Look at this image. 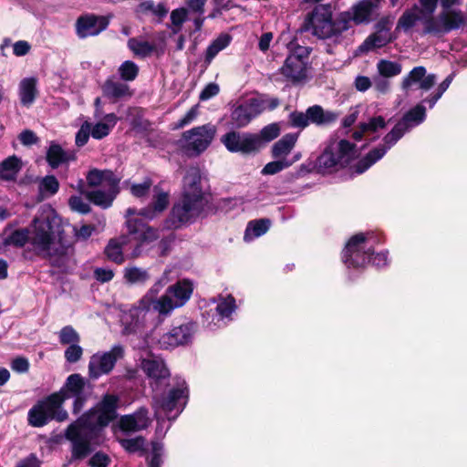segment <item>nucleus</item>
Here are the masks:
<instances>
[{"label": "nucleus", "mask_w": 467, "mask_h": 467, "mask_svg": "<svg viewBox=\"0 0 467 467\" xmlns=\"http://www.w3.org/2000/svg\"><path fill=\"white\" fill-rule=\"evenodd\" d=\"M58 221L55 211L47 207L34 220L30 230L15 231L5 240V244L23 246L29 242L37 254L48 258L52 265L61 267L67 260V248L62 244L57 229Z\"/></svg>", "instance_id": "obj_1"}, {"label": "nucleus", "mask_w": 467, "mask_h": 467, "mask_svg": "<svg viewBox=\"0 0 467 467\" xmlns=\"http://www.w3.org/2000/svg\"><path fill=\"white\" fill-rule=\"evenodd\" d=\"M118 401L117 396L105 395L96 407L67 428V438L72 442L74 457H85L90 451L91 445L102 441L100 432L116 418Z\"/></svg>", "instance_id": "obj_2"}, {"label": "nucleus", "mask_w": 467, "mask_h": 467, "mask_svg": "<svg viewBox=\"0 0 467 467\" xmlns=\"http://www.w3.org/2000/svg\"><path fill=\"white\" fill-rule=\"evenodd\" d=\"M206 203L201 171L196 167H191L183 178L182 196L172 207L167 227L178 228L192 223L200 216Z\"/></svg>", "instance_id": "obj_3"}, {"label": "nucleus", "mask_w": 467, "mask_h": 467, "mask_svg": "<svg viewBox=\"0 0 467 467\" xmlns=\"http://www.w3.org/2000/svg\"><path fill=\"white\" fill-rule=\"evenodd\" d=\"M168 203V194L161 192L156 193L152 205L149 208L140 210L139 213L133 208H129L126 211L128 231L130 234L135 235V239L139 243L130 254H127V257L135 258L140 256L141 245L151 243L159 237L158 231L146 225L140 219L137 218V215H140L146 220H152L167 208Z\"/></svg>", "instance_id": "obj_4"}, {"label": "nucleus", "mask_w": 467, "mask_h": 467, "mask_svg": "<svg viewBox=\"0 0 467 467\" xmlns=\"http://www.w3.org/2000/svg\"><path fill=\"white\" fill-rule=\"evenodd\" d=\"M426 118V109L420 103L410 109L395 127L389 132L383 140V145L370 150L365 158L355 166V172L363 173L376 161L380 160L393 145L410 130L420 125Z\"/></svg>", "instance_id": "obj_5"}, {"label": "nucleus", "mask_w": 467, "mask_h": 467, "mask_svg": "<svg viewBox=\"0 0 467 467\" xmlns=\"http://www.w3.org/2000/svg\"><path fill=\"white\" fill-rule=\"evenodd\" d=\"M375 236L371 233L358 234L352 236L343 251V262L348 268H361L368 264L383 267L389 264V252L386 250L374 253L372 246Z\"/></svg>", "instance_id": "obj_6"}, {"label": "nucleus", "mask_w": 467, "mask_h": 467, "mask_svg": "<svg viewBox=\"0 0 467 467\" xmlns=\"http://www.w3.org/2000/svg\"><path fill=\"white\" fill-rule=\"evenodd\" d=\"M87 182L92 188L86 192L87 199L103 209L110 207L119 192V177L109 170L93 169L88 171Z\"/></svg>", "instance_id": "obj_7"}, {"label": "nucleus", "mask_w": 467, "mask_h": 467, "mask_svg": "<svg viewBox=\"0 0 467 467\" xmlns=\"http://www.w3.org/2000/svg\"><path fill=\"white\" fill-rule=\"evenodd\" d=\"M357 156L356 146L346 140L332 141L316 161L317 172L331 173L348 164Z\"/></svg>", "instance_id": "obj_8"}, {"label": "nucleus", "mask_w": 467, "mask_h": 467, "mask_svg": "<svg viewBox=\"0 0 467 467\" xmlns=\"http://www.w3.org/2000/svg\"><path fill=\"white\" fill-rule=\"evenodd\" d=\"M187 396L186 383L184 380H180L167 395L155 400L154 409L158 421L157 432H162L164 418H167L168 420H173L182 411Z\"/></svg>", "instance_id": "obj_9"}, {"label": "nucleus", "mask_w": 467, "mask_h": 467, "mask_svg": "<svg viewBox=\"0 0 467 467\" xmlns=\"http://www.w3.org/2000/svg\"><path fill=\"white\" fill-rule=\"evenodd\" d=\"M170 271H164L162 275L150 286L141 299L130 308V325L127 327L130 334L140 333L146 323L147 314L154 307L158 294L169 282Z\"/></svg>", "instance_id": "obj_10"}, {"label": "nucleus", "mask_w": 467, "mask_h": 467, "mask_svg": "<svg viewBox=\"0 0 467 467\" xmlns=\"http://www.w3.org/2000/svg\"><path fill=\"white\" fill-rule=\"evenodd\" d=\"M63 397L54 393L47 399L39 401L28 411V423L33 427H42L51 420L63 421L67 418V413L61 408Z\"/></svg>", "instance_id": "obj_11"}, {"label": "nucleus", "mask_w": 467, "mask_h": 467, "mask_svg": "<svg viewBox=\"0 0 467 467\" xmlns=\"http://www.w3.org/2000/svg\"><path fill=\"white\" fill-rule=\"evenodd\" d=\"M279 104L275 98L256 95L245 99L232 112L233 123L237 128L245 127L254 118L266 109H274Z\"/></svg>", "instance_id": "obj_12"}, {"label": "nucleus", "mask_w": 467, "mask_h": 467, "mask_svg": "<svg viewBox=\"0 0 467 467\" xmlns=\"http://www.w3.org/2000/svg\"><path fill=\"white\" fill-rule=\"evenodd\" d=\"M289 55L281 68L282 74L293 82L303 80L306 78V66L309 49L300 46L295 41L287 45Z\"/></svg>", "instance_id": "obj_13"}, {"label": "nucleus", "mask_w": 467, "mask_h": 467, "mask_svg": "<svg viewBox=\"0 0 467 467\" xmlns=\"http://www.w3.org/2000/svg\"><path fill=\"white\" fill-rule=\"evenodd\" d=\"M207 0H185V6L175 8L170 18L175 27H182L184 23L192 22L195 29H200L205 20L204 12Z\"/></svg>", "instance_id": "obj_14"}, {"label": "nucleus", "mask_w": 467, "mask_h": 467, "mask_svg": "<svg viewBox=\"0 0 467 467\" xmlns=\"http://www.w3.org/2000/svg\"><path fill=\"white\" fill-rule=\"evenodd\" d=\"M124 356V348L120 345H115L110 350L98 352L91 356L88 363V373L92 379H98L102 375L109 374L114 368L116 362Z\"/></svg>", "instance_id": "obj_15"}, {"label": "nucleus", "mask_w": 467, "mask_h": 467, "mask_svg": "<svg viewBox=\"0 0 467 467\" xmlns=\"http://www.w3.org/2000/svg\"><path fill=\"white\" fill-rule=\"evenodd\" d=\"M196 328V324L192 321L174 326L160 337L158 344L162 349H173L186 346L192 341Z\"/></svg>", "instance_id": "obj_16"}, {"label": "nucleus", "mask_w": 467, "mask_h": 467, "mask_svg": "<svg viewBox=\"0 0 467 467\" xmlns=\"http://www.w3.org/2000/svg\"><path fill=\"white\" fill-rule=\"evenodd\" d=\"M436 80V75L427 74L424 67H415L403 78L401 88L407 95L420 90V96H422L434 86Z\"/></svg>", "instance_id": "obj_17"}, {"label": "nucleus", "mask_w": 467, "mask_h": 467, "mask_svg": "<svg viewBox=\"0 0 467 467\" xmlns=\"http://www.w3.org/2000/svg\"><path fill=\"white\" fill-rule=\"evenodd\" d=\"M214 134L215 128L210 124L193 128L183 133L182 145L187 150L200 153L210 145Z\"/></svg>", "instance_id": "obj_18"}, {"label": "nucleus", "mask_w": 467, "mask_h": 467, "mask_svg": "<svg viewBox=\"0 0 467 467\" xmlns=\"http://www.w3.org/2000/svg\"><path fill=\"white\" fill-rule=\"evenodd\" d=\"M221 140L231 152L251 153L261 148L259 137L251 133L231 131L223 136Z\"/></svg>", "instance_id": "obj_19"}, {"label": "nucleus", "mask_w": 467, "mask_h": 467, "mask_svg": "<svg viewBox=\"0 0 467 467\" xmlns=\"http://www.w3.org/2000/svg\"><path fill=\"white\" fill-rule=\"evenodd\" d=\"M332 7L327 4H317L305 16L303 29H325L332 26Z\"/></svg>", "instance_id": "obj_20"}, {"label": "nucleus", "mask_w": 467, "mask_h": 467, "mask_svg": "<svg viewBox=\"0 0 467 467\" xmlns=\"http://www.w3.org/2000/svg\"><path fill=\"white\" fill-rule=\"evenodd\" d=\"M151 423V418L145 408H140L134 413L121 416L117 426H113L114 431L119 428L123 432H137L147 429Z\"/></svg>", "instance_id": "obj_21"}, {"label": "nucleus", "mask_w": 467, "mask_h": 467, "mask_svg": "<svg viewBox=\"0 0 467 467\" xmlns=\"http://www.w3.org/2000/svg\"><path fill=\"white\" fill-rule=\"evenodd\" d=\"M84 388V381L80 375L73 374L70 375L66 382L65 387L57 392L63 397V401L70 397L75 398L74 401V412L78 413L80 411L84 405V399L81 396Z\"/></svg>", "instance_id": "obj_22"}, {"label": "nucleus", "mask_w": 467, "mask_h": 467, "mask_svg": "<svg viewBox=\"0 0 467 467\" xmlns=\"http://www.w3.org/2000/svg\"><path fill=\"white\" fill-rule=\"evenodd\" d=\"M444 10L440 15L441 25L443 29H457L464 26L465 16L460 10L451 9L450 7L459 2V0H440Z\"/></svg>", "instance_id": "obj_23"}, {"label": "nucleus", "mask_w": 467, "mask_h": 467, "mask_svg": "<svg viewBox=\"0 0 467 467\" xmlns=\"http://www.w3.org/2000/svg\"><path fill=\"white\" fill-rule=\"evenodd\" d=\"M140 366L149 378L161 379L169 376V370L163 360L151 354L142 358Z\"/></svg>", "instance_id": "obj_24"}, {"label": "nucleus", "mask_w": 467, "mask_h": 467, "mask_svg": "<svg viewBox=\"0 0 467 467\" xmlns=\"http://www.w3.org/2000/svg\"><path fill=\"white\" fill-rule=\"evenodd\" d=\"M386 122L381 116H378L370 119L368 122L361 123L358 130L353 134L354 139L357 141L373 140L379 137L378 132L384 129Z\"/></svg>", "instance_id": "obj_25"}, {"label": "nucleus", "mask_w": 467, "mask_h": 467, "mask_svg": "<svg viewBox=\"0 0 467 467\" xmlns=\"http://www.w3.org/2000/svg\"><path fill=\"white\" fill-rule=\"evenodd\" d=\"M37 79L36 78H25L19 82L18 96L24 107H31L37 98Z\"/></svg>", "instance_id": "obj_26"}, {"label": "nucleus", "mask_w": 467, "mask_h": 467, "mask_svg": "<svg viewBox=\"0 0 467 467\" xmlns=\"http://www.w3.org/2000/svg\"><path fill=\"white\" fill-rule=\"evenodd\" d=\"M234 309L235 300L232 296L220 297L215 306L216 315L212 322L218 327L225 325V319L230 318Z\"/></svg>", "instance_id": "obj_27"}, {"label": "nucleus", "mask_w": 467, "mask_h": 467, "mask_svg": "<svg viewBox=\"0 0 467 467\" xmlns=\"http://www.w3.org/2000/svg\"><path fill=\"white\" fill-rule=\"evenodd\" d=\"M130 243L129 236H120L109 241L105 248L108 258L117 264H121L125 260L124 253H127V246Z\"/></svg>", "instance_id": "obj_28"}, {"label": "nucleus", "mask_w": 467, "mask_h": 467, "mask_svg": "<svg viewBox=\"0 0 467 467\" xmlns=\"http://www.w3.org/2000/svg\"><path fill=\"white\" fill-rule=\"evenodd\" d=\"M138 16L152 15L158 21H162L169 13V8L165 3L155 4L152 0L140 2L135 8Z\"/></svg>", "instance_id": "obj_29"}, {"label": "nucleus", "mask_w": 467, "mask_h": 467, "mask_svg": "<svg viewBox=\"0 0 467 467\" xmlns=\"http://www.w3.org/2000/svg\"><path fill=\"white\" fill-rule=\"evenodd\" d=\"M396 36L391 31H375L359 47L361 52H368L385 47Z\"/></svg>", "instance_id": "obj_30"}, {"label": "nucleus", "mask_w": 467, "mask_h": 467, "mask_svg": "<svg viewBox=\"0 0 467 467\" xmlns=\"http://www.w3.org/2000/svg\"><path fill=\"white\" fill-rule=\"evenodd\" d=\"M110 18L111 16L86 14L77 19L76 29H105L109 26Z\"/></svg>", "instance_id": "obj_31"}, {"label": "nucleus", "mask_w": 467, "mask_h": 467, "mask_svg": "<svg viewBox=\"0 0 467 467\" xmlns=\"http://www.w3.org/2000/svg\"><path fill=\"white\" fill-rule=\"evenodd\" d=\"M180 307V304L176 301L174 295L170 292L168 287L165 293L155 300L154 307L152 309L161 317H168L175 309Z\"/></svg>", "instance_id": "obj_32"}, {"label": "nucleus", "mask_w": 467, "mask_h": 467, "mask_svg": "<svg viewBox=\"0 0 467 467\" xmlns=\"http://www.w3.org/2000/svg\"><path fill=\"white\" fill-rule=\"evenodd\" d=\"M169 289L174 295L181 307H182L190 300L193 293L194 285L190 279L184 278L170 285Z\"/></svg>", "instance_id": "obj_33"}, {"label": "nucleus", "mask_w": 467, "mask_h": 467, "mask_svg": "<svg viewBox=\"0 0 467 467\" xmlns=\"http://www.w3.org/2000/svg\"><path fill=\"white\" fill-rule=\"evenodd\" d=\"M150 274L147 269L135 265L127 266L123 271V278L131 285H144L150 279Z\"/></svg>", "instance_id": "obj_34"}, {"label": "nucleus", "mask_w": 467, "mask_h": 467, "mask_svg": "<svg viewBox=\"0 0 467 467\" xmlns=\"http://www.w3.org/2000/svg\"><path fill=\"white\" fill-rule=\"evenodd\" d=\"M117 121L118 118L115 114H107L100 121L94 125L91 124V137L95 140L107 137L117 124Z\"/></svg>", "instance_id": "obj_35"}, {"label": "nucleus", "mask_w": 467, "mask_h": 467, "mask_svg": "<svg viewBox=\"0 0 467 467\" xmlns=\"http://www.w3.org/2000/svg\"><path fill=\"white\" fill-rule=\"evenodd\" d=\"M298 139L297 133H288L276 141L272 148L273 157L275 159H286Z\"/></svg>", "instance_id": "obj_36"}, {"label": "nucleus", "mask_w": 467, "mask_h": 467, "mask_svg": "<svg viewBox=\"0 0 467 467\" xmlns=\"http://www.w3.org/2000/svg\"><path fill=\"white\" fill-rule=\"evenodd\" d=\"M271 225L269 219L253 220L247 223L244 240L246 243L253 242L254 239L267 233Z\"/></svg>", "instance_id": "obj_37"}, {"label": "nucleus", "mask_w": 467, "mask_h": 467, "mask_svg": "<svg viewBox=\"0 0 467 467\" xmlns=\"http://www.w3.org/2000/svg\"><path fill=\"white\" fill-rule=\"evenodd\" d=\"M374 4L371 0H362L352 7L350 18L357 24L369 20Z\"/></svg>", "instance_id": "obj_38"}, {"label": "nucleus", "mask_w": 467, "mask_h": 467, "mask_svg": "<svg viewBox=\"0 0 467 467\" xmlns=\"http://www.w3.org/2000/svg\"><path fill=\"white\" fill-rule=\"evenodd\" d=\"M21 169V161L16 156H12L0 163V178L13 180Z\"/></svg>", "instance_id": "obj_39"}, {"label": "nucleus", "mask_w": 467, "mask_h": 467, "mask_svg": "<svg viewBox=\"0 0 467 467\" xmlns=\"http://www.w3.org/2000/svg\"><path fill=\"white\" fill-rule=\"evenodd\" d=\"M70 159H73V156L65 152L59 145H50L47 150V160L51 167L57 168L60 164L68 161Z\"/></svg>", "instance_id": "obj_40"}, {"label": "nucleus", "mask_w": 467, "mask_h": 467, "mask_svg": "<svg viewBox=\"0 0 467 467\" xmlns=\"http://www.w3.org/2000/svg\"><path fill=\"white\" fill-rule=\"evenodd\" d=\"M423 18L422 11L417 5H414L411 9L407 10L400 16L396 29H408L416 25L418 20Z\"/></svg>", "instance_id": "obj_41"}, {"label": "nucleus", "mask_w": 467, "mask_h": 467, "mask_svg": "<svg viewBox=\"0 0 467 467\" xmlns=\"http://www.w3.org/2000/svg\"><path fill=\"white\" fill-rule=\"evenodd\" d=\"M129 47L138 57H147L156 50V46L141 38L130 39Z\"/></svg>", "instance_id": "obj_42"}, {"label": "nucleus", "mask_w": 467, "mask_h": 467, "mask_svg": "<svg viewBox=\"0 0 467 467\" xmlns=\"http://www.w3.org/2000/svg\"><path fill=\"white\" fill-rule=\"evenodd\" d=\"M232 37L230 35L223 33L221 34L207 48L206 61L210 63L215 56L224 49L231 42Z\"/></svg>", "instance_id": "obj_43"}, {"label": "nucleus", "mask_w": 467, "mask_h": 467, "mask_svg": "<svg viewBox=\"0 0 467 467\" xmlns=\"http://www.w3.org/2000/svg\"><path fill=\"white\" fill-rule=\"evenodd\" d=\"M104 93L111 98H122L130 96L128 85L118 81H107L103 87Z\"/></svg>", "instance_id": "obj_44"}, {"label": "nucleus", "mask_w": 467, "mask_h": 467, "mask_svg": "<svg viewBox=\"0 0 467 467\" xmlns=\"http://www.w3.org/2000/svg\"><path fill=\"white\" fill-rule=\"evenodd\" d=\"M377 68L380 76L392 78L400 74L402 67L400 63L387 59H381L377 64Z\"/></svg>", "instance_id": "obj_45"}, {"label": "nucleus", "mask_w": 467, "mask_h": 467, "mask_svg": "<svg viewBox=\"0 0 467 467\" xmlns=\"http://www.w3.org/2000/svg\"><path fill=\"white\" fill-rule=\"evenodd\" d=\"M308 121H312L317 124L327 123L334 119L332 113H325L321 107L313 106L306 110Z\"/></svg>", "instance_id": "obj_46"}, {"label": "nucleus", "mask_w": 467, "mask_h": 467, "mask_svg": "<svg viewBox=\"0 0 467 467\" xmlns=\"http://www.w3.org/2000/svg\"><path fill=\"white\" fill-rule=\"evenodd\" d=\"M454 78L453 74L449 75L435 89L433 93H431L429 97H427L423 102L428 103L430 108H433L436 102L441 98L443 93L448 89L451 83L452 82Z\"/></svg>", "instance_id": "obj_47"}, {"label": "nucleus", "mask_w": 467, "mask_h": 467, "mask_svg": "<svg viewBox=\"0 0 467 467\" xmlns=\"http://www.w3.org/2000/svg\"><path fill=\"white\" fill-rule=\"evenodd\" d=\"M59 188V183L54 176H46L39 183V192L42 197L54 195Z\"/></svg>", "instance_id": "obj_48"}, {"label": "nucleus", "mask_w": 467, "mask_h": 467, "mask_svg": "<svg viewBox=\"0 0 467 467\" xmlns=\"http://www.w3.org/2000/svg\"><path fill=\"white\" fill-rule=\"evenodd\" d=\"M292 164L293 161H288L287 159H277L276 161L268 162L263 168L262 173L265 175H273L290 167Z\"/></svg>", "instance_id": "obj_49"}, {"label": "nucleus", "mask_w": 467, "mask_h": 467, "mask_svg": "<svg viewBox=\"0 0 467 467\" xmlns=\"http://www.w3.org/2000/svg\"><path fill=\"white\" fill-rule=\"evenodd\" d=\"M119 72L122 79L131 81L137 77L139 67L134 62L127 60L120 65Z\"/></svg>", "instance_id": "obj_50"}, {"label": "nucleus", "mask_w": 467, "mask_h": 467, "mask_svg": "<svg viewBox=\"0 0 467 467\" xmlns=\"http://www.w3.org/2000/svg\"><path fill=\"white\" fill-rule=\"evenodd\" d=\"M117 433V431H115ZM117 440L120 445L129 452H135L140 451L144 446V439L141 437L132 439H120L116 434Z\"/></svg>", "instance_id": "obj_51"}, {"label": "nucleus", "mask_w": 467, "mask_h": 467, "mask_svg": "<svg viewBox=\"0 0 467 467\" xmlns=\"http://www.w3.org/2000/svg\"><path fill=\"white\" fill-rule=\"evenodd\" d=\"M163 453V445L158 441L152 442L149 467H161L162 463L161 458Z\"/></svg>", "instance_id": "obj_52"}, {"label": "nucleus", "mask_w": 467, "mask_h": 467, "mask_svg": "<svg viewBox=\"0 0 467 467\" xmlns=\"http://www.w3.org/2000/svg\"><path fill=\"white\" fill-rule=\"evenodd\" d=\"M280 133L279 126L275 123L265 126L259 134H256L261 141V147L264 142H268L275 139Z\"/></svg>", "instance_id": "obj_53"}, {"label": "nucleus", "mask_w": 467, "mask_h": 467, "mask_svg": "<svg viewBox=\"0 0 467 467\" xmlns=\"http://www.w3.org/2000/svg\"><path fill=\"white\" fill-rule=\"evenodd\" d=\"M68 205L71 210L80 213H88L90 211L88 202L80 195L71 196L68 200Z\"/></svg>", "instance_id": "obj_54"}, {"label": "nucleus", "mask_w": 467, "mask_h": 467, "mask_svg": "<svg viewBox=\"0 0 467 467\" xmlns=\"http://www.w3.org/2000/svg\"><path fill=\"white\" fill-rule=\"evenodd\" d=\"M59 340L64 345L78 343L79 336L72 327H65L59 333Z\"/></svg>", "instance_id": "obj_55"}, {"label": "nucleus", "mask_w": 467, "mask_h": 467, "mask_svg": "<svg viewBox=\"0 0 467 467\" xmlns=\"http://www.w3.org/2000/svg\"><path fill=\"white\" fill-rule=\"evenodd\" d=\"M89 136H91V123L85 121L76 134V144L78 147L84 146L88 142Z\"/></svg>", "instance_id": "obj_56"}, {"label": "nucleus", "mask_w": 467, "mask_h": 467, "mask_svg": "<svg viewBox=\"0 0 467 467\" xmlns=\"http://www.w3.org/2000/svg\"><path fill=\"white\" fill-rule=\"evenodd\" d=\"M83 354V349L80 346L76 344L70 345L65 351V358L66 359L70 362L74 363L80 359Z\"/></svg>", "instance_id": "obj_57"}, {"label": "nucleus", "mask_w": 467, "mask_h": 467, "mask_svg": "<svg viewBox=\"0 0 467 467\" xmlns=\"http://www.w3.org/2000/svg\"><path fill=\"white\" fill-rule=\"evenodd\" d=\"M110 462L109 457L102 452L95 453L89 460L90 467H108Z\"/></svg>", "instance_id": "obj_58"}, {"label": "nucleus", "mask_w": 467, "mask_h": 467, "mask_svg": "<svg viewBox=\"0 0 467 467\" xmlns=\"http://www.w3.org/2000/svg\"><path fill=\"white\" fill-rule=\"evenodd\" d=\"M214 8L209 15V17H216L217 15L221 14L223 10H228L234 7V4L231 0H213Z\"/></svg>", "instance_id": "obj_59"}, {"label": "nucleus", "mask_w": 467, "mask_h": 467, "mask_svg": "<svg viewBox=\"0 0 467 467\" xmlns=\"http://www.w3.org/2000/svg\"><path fill=\"white\" fill-rule=\"evenodd\" d=\"M290 121L292 126L298 128H305L308 125L307 114L302 112H293L290 114Z\"/></svg>", "instance_id": "obj_60"}, {"label": "nucleus", "mask_w": 467, "mask_h": 467, "mask_svg": "<svg viewBox=\"0 0 467 467\" xmlns=\"http://www.w3.org/2000/svg\"><path fill=\"white\" fill-rule=\"evenodd\" d=\"M198 115V107L194 106L192 107L186 114L185 116L179 120V122L176 124L175 128H182L191 122H192Z\"/></svg>", "instance_id": "obj_61"}, {"label": "nucleus", "mask_w": 467, "mask_h": 467, "mask_svg": "<svg viewBox=\"0 0 467 467\" xmlns=\"http://www.w3.org/2000/svg\"><path fill=\"white\" fill-rule=\"evenodd\" d=\"M219 86L215 83L208 84L200 94L201 100H207L219 93Z\"/></svg>", "instance_id": "obj_62"}, {"label": "nucleus", "mask_w": 467, "mask_h": 467, "mask_svg": "<svg viewBox=\"0 0 467 467\" xmlns=\"http://www.w3.org/2000/svg\"><path fill=\"white\" fill-rule=\"evenodd\" d=\"M438 0H420L421 5L420 10L422 11V16H431L437 7Z\"/></svg>", "instance_id": "obj_63"}, {"label": "nucleus", "mask_w": 467, "mask_h": 467, "mask_svg": "<svg viewBox=\"0 0 467 467\" xmlns=\"http://www.w3.org/2000/svg\"><path fill=\"white\" fill-rule=\"evenodd\" d=\"M11 368L16 372L24 373L28 370L29 363L27 359L24 358H16L12 361Z\"/></svg>", "instance_id": "obj_64"}]
</instances>
